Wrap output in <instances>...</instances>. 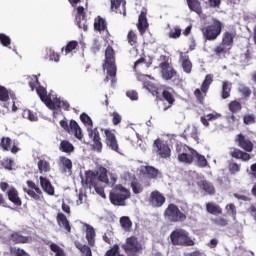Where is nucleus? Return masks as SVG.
Here are the masks:
<instances>
[{"label":"nucleus","instance_id":"dca6fc26","mask_svg":"<svg viewBox=\"0 0 256 256\" xmlns=\"http://www.w3.org/2000/svg\"><path fill=\"white\" fill-rule=\"evenodd\" d=\"M140 175L143 179H157L159 177V169L153 166H141Z\"/></svg>","mask_w":256,"mask_h":256},{"label":"nucleus","instance_id":"bf43d9fd","mask_svg":"<svg viewBox=\"0 0 256 256\" xmlns=\"http://www.w3.org/2000/svg\"><path fill=\"white\" fill-rule=\"evenodd\" d=\"M239 93L243 96L244 99H249L251 97V88L247 86H242L239 88Z\"/></svg>","mask_w":256,"mask_h":256},{"label":"nucleus","instance_id":"1a4fd4ad","mask_svg":"<svg viewBox=\"0 0 256 256\" xmlns=\"http://www.w3.org/2000/svg\"><path fill=\"white\" fill-rule=\"evenodd\" d=\"M127 256H139V253L143 250V246L139 243V240L135 236H131L126 239V243L122 245Z\"/></svg>","mask_w":256,"mask_h":256},{"label":"nucleus","instance_id":"e433bc0d","mask_svg":"<svg viewBox=\"0 0 256 256\" xmlns=\"http://www.w3.org/2000/svg\"><path fill=\"white\" fill-rule=\"evenodd\" d=\"M36 93L44 104H46L49 101L48 99L51 97V95L47 94V88L41 86V84L36 87Z\"/></svg>","mask_w":256,"mask_h":256},{"label":"nucleus","instance_id":"58836bf2","mask_svg":"<svg viewBox=\"0 0 256 256\" xmlns=\"http://www.w3.org/2000/svg\"><path fill=\"white\" fill-rule=\"evenodd\" d=\"M75 247L82 253L84 256H93V252L91 251V247L81 244L80 242H75Z\"/></svg>","mask_w":256,"mask_h":256},{"label":"nucleus","instance_id":"5fc2aeb1","mask_svg":"<svg viewBox=\"0 0 256 256\" xmlns=\"http://www.w3.org/2000/svg\"><path fill=\"white\" fill-rule=\"evenodd\" d=\"M131 188L135 195H139V193H143V185L137 181L131 182Z\"/></svg>","mask_w":256,"mask_h":256},{"label":"nucleus","instance_id":"a19ab883","mask_svg":"<svg viewBox=\"0 0 256 256\" xmlns=\"http://www.w3.org/2000/svg\"><path fill=\"white\" fill-rule=\"evenodd\" d=\"M229 97H231V83L228 81H225L222 84L221 98L229 99Z\"/></svg>","mask_w":256,"mask_h":256},{"label":"nucleus","instance_id":"0eeeda50","mask_svg":"<svg viewBox=\"0 0 256 256\" xmlns=\"http://www.w3.org/2000/svg\"><path fill=\"white\" fill-rule=\"evenodd\" d=\"M164 219L169 223H185L187 214L181 212L177 204H169L164 211Z\"/></svg>","mask_w":256,"mask_h":256},{"label":"nucleus","instance_id":"bb28decb","mask_svg":"<svg viewBox=\"0 0 256 256\" xmlns=\"http://www.w3.org/2000/svg\"><path fill=\"white\" fill-rule=\"evenodd\" d=\"M10 241H12V243H15L16 245L17 244L31 243V237L23 236L19 232H13L10 235Z\"/></svg>","mask_w":256,"mask_h":256},{"label":"nucleus","instance_id":"39448f33","mask_svg":"<svg viewBox=\"0 0 256 256\" xmlns=\"http://www.w3.org/2000/svg\"><path fill=\"white\" fill-rule=\"evenodd\" d=\"M223 27V22L217 18H213L212 22L201 29L205 41H215L221 35Z\"/></svg>","mask_w":256,"mask_h":256},{"label":"nucleus","instance_id":"b1692460","mask_svg":"<svg viewBox=\"0 0 256 256\" xmlns=\"http://www.w3.org/2000/svg\"><path fill=\"white\" fill-rule=\"evenodd\" d=\"M40 185L47 195H55V187L47 177L40 176Z\"/></svg>","mask_w":256,"mask_h":256},{"label":"nucleus","instance_id":"4d7b16f0","mask_svg":"<svg viewBox=\"0 0 256 256\" xmlns=\"http://www.w3.org/2000/svg\"><path fill=\"white\" fill-rule=\"evenodd\" d=\"M1 166H2L4 169H7V171H13V160L10 159V158H4V159L1 161Z\"/></svg>","mask_w":256,"mask_h":256},{"label":"nucleus","instance_id":"f8f14e48","mask_svg":"<svg viewBox=\"0 0 256 256\" xmlns=\"http://www.w3.org/2000/svg\"><path fill=\"white\" fill-rule=\"evenodd\" d=\"M26 185L30 189L24 188L25 193L34 199V201H41V197H43V191H41V188H39V186H37V184H35V182L32 180L26 181Z\"/></svg>","mask_w":256,"mask_h":256},{"label":"nucleus","instance_id":"0e129e2a","mask_svg":"<svg viewBox=\"0 0 256 256\" xmlns=\"http://www.w3.org/2000/svg\"><path fill=\"white\" fill-rule=\"evenodd\" d=\"M9 99V90L7 88L0 86V101H7Z\"/></svg>","mask_w":256,"mask_h":256},{"label":"nucleus","instance_id":"09e8293b","mask_svg":"<svg viewBox=\"0 0 256 256\" xmlns=\"http://www.w3.org/2000/svg\"><path fill=\"white\" fill-rule=\"evenodd\" d=\"M38 169L40 171V173H47L48 171L51 170V166L49 165V162L45 161V160H39L38 161Z\"/></svg>","mask_w":256,"mask_h":256},{"label":"nucleus","instance_id":"a211bd4d","mask_svg":"<svg viewBox=\"0 0 256 256\" xmlns=\"http://www.w3.org/2000/svg\"><path fill=\"white\" fill-rule=\"evenodd\" d=\"M103 70L107 73L104 82L109 83V81H111L112 85H115L117 83V66L106 65L103 66Z\"/></svg>","mask_w":256,"mask_h":256},{"label":"nucleus","instance_id":"79ce46f5","mask_svg":"<svg viewBox=\"0 0 256 256\" xmlns=\"http://www.w3.org/2000/svg\"><path fill=\"white\" fill-rule=\"evenodd\" d=\"M120 225L125 231H131V227H133V222H131V218H129V216H122L120 218Z\"/></svg>","mask_w":256,"mask_h":256},{"label":"nucleus","instance_id":"9b49d317","mask_svg":"<svg viewBox=\"0 0 256 256\" xmlns=\"http://www.w3.org/2000/svg\"><path fill=\"white\" fill-rule=\"evenodd\" d=\"M60 127H62V129H64L65 131H69V129H70L71 133H73L74 136L76 137V139H79V141H81V139H83V133H82L81 127H79V124L77 123V121L71 120L70 126H69V123L67 122V120H61Z\"/></svg>","mask_w":256,"mask_h":256},{"label":"nucleus","instance_id":"2f4dec72","mask_svg":"<svg viewBox=\"0 0 256 256\" xmlns=\"http://www.w3.org/2000/svg\"><path fill=\"white\" fill-rule=\"evenodd\" d=\"M186 2L190 11L197 13V15H201L203 13V7L199 0H186Z\"/></svg>","mask_w":256,"mask_h":256},{"label":"nucleus","instance_id":"c9c22d12","mask_svg":"<svg viewBox=\"0 0 256 256\" xmlns=\"http://www.w3.org/2000/svg\"><path fill=\"white\" fill-rule=\"evenodd\" d=\"M59 150L62 153H67L68 155H70V153H73V151H75V146H73L68 140H62L60 142Z\"/></svg>","mask_w":256,"mask_h":256},{"label":"nucleus","instance_id":"ea45409f","mask_svg":"<svg viewBox=\"0 0 256 256\" xmlns=\"http://www.w3.org/2000/svg\"><path fill=\"white\" fill-rule=\"evenodd\" d=\"M181 33H183L181 26L175 25L170 28V31L168 32V37L169 39H179V37H181Z\"/></svg>","mask_w":256,"mask_h":256},{"label":"nucleus","instance_id":"f03ea898","mask_svg":"<svg viewBox=\"0 0 256 256\" xmlns=\"http://www.w3.org/2000/svg\"><path fill=\"white\" fill-rule=\"evenodd\" d=\"M80 121H82L83 124L88 125L87 131H88V137L92 139L93 141V149L94 151H97L98 153H101L103 151V143L101 142V135L99 134V130L97 128L93 129V120L87 113H82L80 115Z\"/></svg>","mask_w":256,"mask_h":256},{"label":"nucleus","instance_id":"6e6552de","mask_svg":"<svg viewBox=\"0 0 256 256\" xmlns=\"http://www.w3.org/2000/svg\"><path fill=\"white\" fill-rule=\"evenodd\" d=\"M234 39L235 32H224L221 43L214 48L215 55H225V53H227V51L233 47Z\"/></svg>","mask_w":256,"mask_h":256},{"label":"nucleus","instance_id":"4468645a","mask_svg":"<svg viewBox=\"0 0 256 256\" xmlns=\"http://www.w3.org/2000/svg\"><path fill=\"white\" fill-rule=\"evenodd\" d=\"M86 17L87 13L85 12V8L83 6H78L76 8V23L79 29H83V31L89 29Z\"/></svg>","mask_w":256,"mask_h":256},{"label":"nucleus","instance_id":"473e14b6","mask_svg":"<svg viewBox=\"0 0 256 256\" xmlns=\"http://www.w3.org/2000/svg\"><path fill=\"white\" fill-rule=\"evenodd\" d=\"M206 211L210 213V215H222L223 208L221 206L215 204V202H208L206 203Z\"/></svg>","mask_w":256,"mask_h":256},{"label":"nucleus","instance_id":"49530a36","mask_svg":"<svg viewBox=\"0 0 256 256\" xmlns=\"http://www.w3.org/2000/svg\"><path fill=\"white\" fill-rule=\"evenodd\" d=\"M194 161H196L198 167H207V159L197 151L196 155H194Z\"/></svg>","mask_w":256,"mask_h":256},{"label":"nucleus","instance_id":"680f3d73","mask_svg":"<svg viewBox=\"0 0 256 256\" xmlns=\"http://www.w3.org/2000/svg\"><path fill=\"white\" fill-rule=\"evenodd\" d=\"M0 43L3 47H9L11 45V38L7 34L0 33Z\"/></svg>","mask_w":256,"mask_h":256},{"label":"nucleus","instance_id":"4be33fe9","mask_svg":"<svg viewBox=\"0 0 256 256\" xmlns=\"http://www.w3.org/2000/svg\"><path fill=\"white\" fill-rule=\"evenodd\" d=\"M138 31L140 35H145L147 29H149V23L147 22V12L142 11L138 17L137 24Z\"/></svg>","mask_w":256,"mask_h":256},{"label":"nucleus","instance_id":"c85d7f7f","mask_svg":"<svg viewBox=\"0 0 256 256\" xmlns=\"http://www.w3.org/2000/svg\"><path fill=\"white\" fill-rule=\"evenodd\" d=\"M161 73H162L163 79H165L166 81L173 79V77L177 75V71H175V69H173V67L170 65H162Z\"/></svg>","mask_w":256,"mask_h":256},{"label":"nucleus","instance_id":"423d86ee","mask_svg":"<svg viewBox=\"0 0 256 256\" xmlns=\"http://www.w3.org/2000/svg\"><path fill=\"white\" fill-rule=\"evenodd\" d=\"M176 153H178V161L180 163L191 165V163L195 161V155H197V150L187 146L186 144L177 142Z\"/></svg>","mask_w":256,"mask_h":256},{"label":"nucleus","instance_id":"6ab92c4d","mask_svg":"<svg viewBox=\"0 0 256 256\" xmlns=\"http://www.w3.org/2000/svg\"><path fill=\"white\" fill-rule=\"evenodd\" d=\"M166 198L161 192L155 190L150 194V205L155 208L163 207L165 205Z\"/></svg>","mask_w":256,"mask_h":256},{"label":"nucleus","instance_id":"7c9ffc66","mask_svg":"<svg viewBox=\"0 0 256 256\" xmlns=\"http://www.w3.org/2000/svg\"><path fill=\"white\" fill-rule=\"evenodd\" d=\"M158 99L160 101H166L168 103V107L164 108V111H167L169 107H173V104L175 103V96L168 90H163L162 92V98L158 96Z\"/></svg>","mask_w":256,"mask_h":256},{"label":"nucleus","instance_id":"13d9d810","mask_svg":"<svg viewBox=\"0 0 256 256\" xmlns=\"http://www.w3.org/2000/svg\"><path fill=\"white\" fill-rule=\"evenodd\" d=\"M105 256H125V255H120L119 253V245H114L112 248L107 250L105 253Z\"/></svg>","mask_w":256,"mask_h":256},{"label":"nucleus","instance_id":"de8ad7c7","mask_svg":"<svg viewBox=\"0 0 256 256\" xmlns=\"http://www.w3.org/2000/svg\"><path fill=\"white\" fill-rule=\"evenodd\" d=\"M228 171L230 175H237L239 171H241V164H238L237 162H231L228 165Z\"/></svg>","mask_w":256,"mask_h":256},{"label":"nucleus","instance_id":"4c0bfd02","mask_svg":"<svg viewBox=\"0 0 256 256\" xmlns=\"http://www.w3.org/2000/svg\"><path fill=\"white\" fill-rule=\"evenodd\" d=\"M48 109H51L52 111H55L56 109H61V99L54 98L51 99V96L49 97L48 101L44 104Z\"/></svg>","mask_w":256,"mask_h":256},{"label":"nucleus","instance_id":"cd10ccee","mask_svg":"<svg viewBox=\"0 0 256 256\" xmlns=\"http://www.w3.org/2000/svg\"><path fill=\"white\" fill-rule=\"evenodd\" d=\"M56 221L59 225V227H62L67 231V233H71V224H69V220L67 219V216L63 213H58L56 216Z\"/></svg>","mask_w":256,"mask_h":256},{"label":"nucleus","instance_id":"8fccbe9b","mask_svg":"<svg viewBox=\"0 0 256 256\" xmlns=\"http://www.w3.org/2000/svg\"><path fill=\"white\" fill-rule=\"evenodd\" d=\"M29 87L31 88V91H35V89H37V87H39L41 85V83L39 82V78L37 77V75H33L32 77H30V80L28 82Z\"/></svg>","mask_w":256,"mask_h":256},{"label":"nucleus","instance_id":"603ef678","mask_svg":"<svg viewBox=\"0 0 256 256\" xmlns=\"http://www.w3.org/2000/svg\"><path fill=\"white\" fill-rule=\"evenodd\" d=\"M212 223H214V225H217L218 227H227V225H229V220L223 217H219L212 219Z\"/></svg>","mask_w":256,"mask_h":256},{"label":"nucleus","instance_id":"a878e982","mask_svg":"<svg viewBox=\"0 0 256 256\" xmlns=\"http://www.w3.org/2000/svg\"><path fill=\"white\" fill-rule=\"evenodd\" d=\"M197 186L208 195H215V186H213V183L203 179L197 182Z\"/></svg>","mask_w":256,"mask_h":256},{"label":"nucleus","instance_id":"f704fd0d","mask_svg":"<svg viewBox=\"0 0 256 256\" xmlns=\"http://www.w3.org/2000/svg\"><path fill=\"white\" fill-rule=\"evenodd\" d=\"M143 87H144V89H146V91H149V93H151L154 97L159 99V89L157 88V86L155 84H153V82L144 81Z\"/></svg>","mask_w":256,"mask_h":256},{"label":"nucleus","instance_id":"69168bd1","mask_svg":"<svg viewBox=\"0 0 256 256\" xmlns=\"http://www.w3.org/2000/svg\"><path fill=\"white\" fill-rule=\"evenodd\" d=\"M180 63L182 65H191V60H189V55L187 53L180 54Z\"/></svg>","mask_w":256,"mask_h":256},{"label":"nucleus","instance_id":"72a5a7b5","mask_svg":"<svg viewBox=\"0 0 256 256\" xmlns=\"http://www.w3.org/2000/svg\"><path fill=\"white\" fill-rule=\"evenodd\" d=\"M79 47V42L77 40H71L67 42L66 46L62 47L61 53H65V55H69V53H73L75 49Z\"/></svg>","mask_w":256,"mask_h":256},{"label":"nucleus","instance_id":"9d476101","mask_svg":"<svg viewBox=\"0 0 256 256\" xmlns=\"http://www.w3.org/2000/svg\"><path fill=\"white\" fill-rule=\"evenodd\" d=\"M152 149L154 153L160 159H170L171 158V147H169V144L165 141H163L161 138H157L154 140L152 144Z\"/></svg>","mask_w":256,"mask_h":256},{"label":"nucleus","instance_id":"3c124183","mask_svg":"<svg viewBox=\"0 0 256 256\" xmlns=\"http://www.w3.org/2000/svg\"><path fill=\"white\" fill-rule=\"evenodd\" d=\"M109 183V176H107V168H100V174L98 176V183Z\"/></svg>","mask_w":256,"mask_h":256},{"label":"nucleus","instance_id":"864d4df0","mask_svg":"<svg viewBox=\"0 0 256 256\" xmlns=\"http://www.w3.org/2000/svg\"><path fill=\"white\" fill-rule=\"evenodd\" d=\"M142 63H144V65H152L153 58L150 56H142L134 63V65H141Z\"/></svg>","mask_w":256,"mask_h":256},{"label":"nucleus","instance_id":"338daca9","mask_svg":"<svg viewBox=\"0 0 256 256\" xmlns=\"http://www.w3.org/2000/svg\"><path fill=\"white\" fill-rule=\"evenodd\" d=\"M24 116L29 119V121H37V114L31 110H26Z\"/></svg>","mask_w":256,"mask_h":256},{"label":"nucleus","instance_id":"37998d69","mask_svg":"<svg viewBox=\"0 0 256 256\" xmlns=\"http://www.w3.org/2000/svg\"><path fill=\"white\" fill-rule=\"evenodd\" d=\"M228 109L231 113L235 114V113H239V111H241L243 109V106L241 105V102H239L237 100H232L228 104Z\"/></svg>","mask_w":256,"mask_h":256},{"label":"nucleus","instance_id":"6e6d98bb","mask_svg":"<svg viewBox=\"0 0 256 256\" xmlns=\"http://www.w3.org/2000/svg\"><path fill=\"white\" fill-rule=\"evenodd\" d=\"M225 209L228 215L234 218L237 217V207H235V204L233 203L227 204Z\"/></svg>","mask_w":256,"mask_h":256},{"label":"nucleus","instance_id":"f3484780","mask_svg":"<svg viewBox=\"0 0 256 256\" xmlns=\"http://www.w3.org/2000/svg\"><path fill=\"white\" fill-rule=\"evenodd\" d=\"M0 147L2 148L3 151H11V153H13L14 155L16 153H19L20 151L19 147L13 144V140L10 137H6V136H3L2 138H0Z\"/></svg>","mask_w":256,"mask_h":256},{"label":"nucleus","instance_id":"ddd939ff","mask_svg":"<svg viewBox=\"0 0 256 256\" xmlns=\"http://www.w3.org/2000/svg\"><path fill=\"white\" fill-rule=\"evenodd\" d=\"M58 169L60 173L63 175H72L73 174V161L71 159L65 157V156H60L58 159Z\"/></svg>","mask_w":256,"mask_h":256},{"label":"nucleus","instance_id":"7ed1b4c3","mask_svg":"<svg viewBox=\"0 0 256 256\" xmlns=\"http://www.w3.org/2000/svg\"><path fill=\"white\" fill-rule=\"evenodd\" d=\"M171 244L175 247H193L195 239L191 238L189 232L183 228H177L170 233Z\"/></svg>","mask_w":256,"mask_h":256},{"label":"nucleus","instance_id":"393cba45","mask_svg":"<svg viewBox=\"0 0 256 256\" xmlns=\"http://www.w3.org/2000/svg\"><path fill=\"white\" fill-rule=\"evenodd\" d=\"M86 228V240L88 241L89 247H95V241L97 237V233L95 232V228L89 224H85Z\"/></svg>","mask_w":256,"mask_h":256},{"label":"nucleus","instance_id":"5701e85b","mask_svg":"<svg viewBox=\"0 0 256 256\" xmlns=\"http://www.w3.org/2000/svg\"><path fill=\"white\" fill-rule=\"evenodd\" d=\"M85 185L89 189H93L96 185H99V175L93 171H88L85 173Z\"/></svg>","mask_w":256,"mask_h":256},{"label":"nucleus","instance_id":"2eb2a0df","mask_svg":"<svg viewBox=\"0 0 256 256\" xmlns=\"http://www.w3.org/2000/svg\"><path fill=\"white\" fill-rule=\"evenodd\" d=\"M104 133L106 135L105 143L107 147L112 151L119 153V142H117V136H115V133L108 129L104 130Z\"/></svg>","mask_w":256,"mask_h":256},{"label":"nucleus","instance_id":"c756f323","mask_svg":"<svg viewBox=\"0 0 256 256\" xmlns=\"http://www.w3.org/2000/svg\"><path fill=\"white\" fill-rule=\"evenodd\" d=\"M105 63L104 65H115L116 57L115 50L111 46H107L105 50Z\"/></svg>","mask_w":256,"mask_h":256},{"label":"nucleus","instance_id":"f257e3e1","mask_svg":"<svg viewBox=\"0 0 256 256\" xmlns=\"http://www.w3.org/2000/svg\"><path fill=\"white\" fill-rule=\"evenodd\" d=\"M235 143L238 145L239 148H231V151L229 152L230 157L233 159H238L240 161H244V163H247L248 161H251L252 157L251 154L253 152V143L252 141L245 137L243 134H238L235 138ZM243 149V150H241Z\"/></svg>","mask_w":256,"mask_h":256},{"label":"nucleus","instance_id":"412c9836","mask_svg":"<svg viewBox=\"0 0 256 256\" xmlns=\"http://www.w3.org/2000/svg\"><path fill=\"white\" fill-rule=\"evenodd\" d=\"M94 29H95V31H99V33L106 31L107 39H109L111 37V34H109V30L107 29V21L101 16H97L95 18Z\"/></svg>","mask_w":256,"mask_h":256},{"label":"nucleus","instance_id":"052dcab7","mask_svg":"<svg viewBox=\"0 0 256 256\" xmlns=\"http://www.w3.org/2000/svg\"><path fill=\"white\" fill-rule=\"evenodd\" d=\"M194 96L196 97L197 101H199V103H203V101H205V97H207V93H203L201 89L197 88L194 91Z\"/></svg>","mask_w":256,"mask_h":256},{"label":"nucleus","instance_id":"774afa93","mask_svg":"<svg viewBox=\"0 0 256 256\" xmlns=\"http://www.w3.org/2000/svg\"><path fill=\"white\" fill-rule=\"evenodd\" d=\"M11 253L15 256H25L27 255V252L24 249L21 248H12Z\"/></svg>","mask_w":256,"mask_h":256},{"label":"nucleus","instance_id":"c03bdc74","mask_svg":"<svg viewBox=\"0 0 256 256\" xmlns=\"http://www.w3.org/2000/svg\"><path fill=\"white\" fill-rule=\"evenodd\" d=\"M211 83H213V75L208 74L206 75L202 85H201V91L205 94L207 91H209V87L211 86Z\"/></svg>","mask_w":256,"mask_h":256},{"label":"nucleus","instance_id":"aec40b11","mask_svg":"<svg viewBox=\"0 0 256 256\" xmlns=\"http://www.w3.org/2000/svg\"><path fill=\"white\" fill-rule=\"evenodd\" d=\"M6 195L11 203L15 205L16 207H21L23 205V202L21 201V198L19 197V191H17L16 187L11 186L7 192Z\"/></svg>","mask_w":256,"mask_h":256},{"label":"nucleus","instance_id":"20e7f679","mask_svg":"<svg viewBox=\"0 0 256 256\" xmlns=\"http://www.w3.org/2000/svg\"><path fill=\"white\" fill-rule=\"evenodd\" d=\"M127 199H131V191L121 184L116 185L109 194L110 203L116 207H125Z\"/></svg>","mask_w":256,"mask_h":256},{"label":"nucleus","instance_id":"e2e57ef3","mask_svg":"<svg viewBox=\"0 0 256 256\" xmlns=\"http://www.w3.org/2000/svg\"><path fill=\"white\" fill-rule=\"evenodd\" d=\"M110 116L112 117V123L115 126L119 125V123H121V121L123 120L118 112H112L110 113Z\"/></svg>","mask_w":256,"mask_h":256},{"label":"nucleus","instance_id":"a18cd8bd","mask_svg":"<svg viewBox=\"0 0 256 256\" xmlns=\"http://www.w3.org/2000/svg\"><path fill=\"white\" fill-rule=\"evenodd\" d=\"M127 41L131 47H137L138 43V38H137V33L135 31L130 30L127 34Z\"/></svg>","mask_w":256,"mask_h":256}]
</instances>
